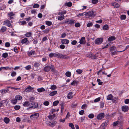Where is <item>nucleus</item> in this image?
<instances>
[{
    "instance_id": "nucleus-64",
    "label": "nucleus",
    "mask_w": 129,
    "mask_h": 129,
    "mask_svg": "<svg viewBox=\"0 0 129 129\" xmlns=\"http://www.w3.org/2000/svg\"><path fill=\"white\" fill-rule=\"evenodd\" d=\"M125 104H127L129 103V99H126L124 101Z\"/></svg>"
},
{
    "instance_id": "nucleus-22",
    "label": "nucleus",
    "mask_w": 129,
    "mask_h": 129,
    "mask_svg": "<svg viewBox=\"0 0 129 129\" xmlns=\"http://www.w3.org/2000/svg\"><path fill=\"white\" fill-rule=\"evenodd\" d=\"M15 98L17 101L20 100L22 99V97L20 95H17L15 96Z\"/></svg>"
},
{
    "instance_id": "nucleus-32",
    "label": "nucleus",
    "mask_w": 129,
    "mask_h": 129,
    "mask_svg": "<svg viewBox=\"0 0 129 129\" xmlns=\"http://www.w3.org/2000/svg\"><path fill=\"white\" fill-rule=\"evenodd\" d=\"M7 29L6 27L3 26L1 29V30L2 32H4L6 31Z\"/></svg>"
},
{
    "instance_id": "nucleus-52",
    "label": "nucleus",
    "mask_w": 129,
    "mask_h": 129,
    "mask_svg": "<svg viewBox=\"0 0 129 129\" xmlns=\"http://www.w3.org/2000/svg\"><path fill=\"white\" fill-rule=\"evenodd\" d=\"M72 5V3L71 2H69L66 3V5L68 7H70Z\"/></svg>"
},
{
    "instance_id": "nucleus-28",
    "label": "nucleus",
    "mask_w": 129,
    "mask_h": 129,
    "mask_svg": "<svg viewBox=\"0 0 129 129\" xmlns=\"http://www.w3.org/2000/svg\"><path fill=\"white\" fill-rule=\"evenodd\" d=\"M64 18V15H62L61 16H59L58 17V19L60 20H61Z\"/></svg>"
},
{
    "instance_id": "nucleus-42",
    "label": "nucleus",
    "mask_w": 129,
    "mask_h": 129,
    "mask_svg": "<svg viewBox=\"0 0 129 129\" xmlns=\"http://www.w3.org/2000/svg\"><path fill=\"white\" fill-rule=\"evenodd\" d=\"M69 126L71 127L72 129H75L74 125L72 123H70L69 124Z\"/></svg>"
},
{
    "instance_id": "nucleus-53",
    "label": "nucleus",
    "mask_w": 129,
    "mask_h": 129,
    "mask_svg": "<svg viewBox=\"0 0 129 129\" xmlns=\"http://www.w3.org/2000/svg\"><path fill=\"white\" fill-rule=\"evenodd\" d=\"M84 15H86V12H84L82 13H79L77 15V16L78 17H79L80 16H83Z\"/></svg>"
},
{
    "instance_id": "nucleus-27",
    "label": "nucleus",
    "mask_w": 129,
    "mask_h": 129,
    "mask_svg": "<svg viewBox=\"0 0 129 129\" xmlns=\"http://www.w3.org/2000/svg\"><path fill=\"white\" fill-rule=\"evenodd\" d=\"M4 122L6 124L8 123L10 121L9 118L7 117H5L4 120Z\"/></svg>"
},
{
    "instance_id": "nucleus-36",
    "label": "nucleus",
    "mask_w": 129,
    "mask_h": 129,
    "mask_svg": "<svg viewBox=\"0 0 129 129\" xmlns=\"http://www.w3.org/2000/svg\"><path fill=\"white\" fill-rule=\"evenodd\" d=\"M40 65V64L38 62H35L34 64V66L36 68H38Z\"/></svg>"
},
{
    "instance_id": "nucleus-37",
    "label": "nucleus",
    "mask_w": 129,
    "mask_h": 129,
    "mask_svg": "<svg viewBox=\"0 0 129 129\" xmlns=\"http://www.w3.org/2000/svg\"><path fill=\"white\" fill-rule=\"evenodd\" d=\"M89 56L90 57H91V58L93 59H94L96 58V56L93 54H90Z\"/></svg>"
},
{
    "instance_id": "nucleus-2",
    "label": "nucleus",
    "mask_w": 129,
    "mask_h": 129,
    "mask_svg": "<svg viewBox=\"0 0 129 129\" xmlns=\"http://www.w3.org/2000/svg\"><path fill=\"white\" fill-rule=\"evenodd\" d=\"M30 107L28 108L27 109L29 110L31 108L35 109L37 108L38 107V104L37 103L35 102H33L30 103Z\"/></svg>"
},
{
    "instance_id": "nucleus-33",
    "label": "nucleus",
    "mask_w": 129,
    "mask_h": 129,
    "mask_svg": "<svg viewBox=\"0 0 129 129\" xmlns=\"http://www.w3.org/2000/svg\"><path fill=\"white\" fill-rule=\"evenodd\" d=\"M59 101H56L54 102L53 103V106H57L59 103Z\"/></svg>"
},
{
    "instance_id": "nucleus-7",
    "label": "nucleus",
    "mask_w": 129,
    "mask_h": 129,
    "mask_svg": "<svg viewBox=\"0 0 129 129\" xmlns=\"http://www.w3.org/2000/svg\"><path fill=\"white\" fill-rule=\"evenodd\" d=\"M105 114L103 113H101L98 115L96 117L97 119L101 120L104 117Z\"/></svg>"
},
{
    "instance_id": "nucleus-56",
    "label": "nucleus",
    "mask_w": 129,
    "mask_h": 129,
    "mask_svg": "<svg viewBox=\"0 0 129 129\" xmlns=\"http://www.w3.org/2000/svg\"><path fill=\"white\" fill-rule=\"evenodd\" d=\"M39 7V5L38 4H35L33 6L34 8H38Z\"/></svg>"
},
{
    "instance_id": "nucleus-1",
    "label": "nucleus",
    "mask_w": 129,
    "mask_h": 129,
    "mask_svg": "<svg viewBox=\"0 0 129 129\" xmlns=\"http://www.w3.org/2000/svg\"><path fill=\"white\" fill-rule=\"evenodd\" d=\"M49 56L50 58H52L53 57H57L60 58H63L64 59H68L69 57L66 55H63L62 54H60L58 52L56 53H51L49 54Z\"/></svg>"
},
{
    "instance_id": "nucleus-24",
    "label": "nucleus",
    "mask_w": 129,
    "mask_h": 129,
    "mask_svg": "<svg viewBox=\"0 0 129 129\" xmlns=\"http://www.w3.org/2000/svg\"><path fill=\"white\" fill-rule=\"evenodd\" d=\"M85 40V38L84 37H82L80 40L79 43L80 44H84V42Z\"/></svg>"
},
{
    "instance_id": "nucleus-43",
    "label": "nucleus",
    "mask_w": 129,
    "mask_h": 129,
    "mask_svg": "<svg viewBox=\"0 0 129 129\" xmlns=\"http://www.w3.org/2000/svg\"><path fill=\"white\" fill-rule=\"evenodd\" d=\"M49 30H50L49 29L47 28L45 30L43 31V32H44L45 34H47L49 32Z\"/></svg>"
},
{
    "instance_id": "nucleus-15",
    "label": "nucleus",
    "mask_w": 129,
    "mask_h": 129,
    "mask_svg": "<svg viewBox=\"0 0 129 129\" xmlns=\"http://www.w3.org/2000/svg\"><path fill=\"white\" fill-rule=\"evenodd\" d=\"M111 4L112 6H114L115 8H118L120 6L119 4L116 2L112 3Z\"/></svg>"
},
{
    "instance_id": "nucleus-34",
    "label": "nucleus",
    "mask_w": 129,
    "mask_h": 129,
    "mask_svg": "<svg viewBox=\"0 0 129 129\" xmlns=\"http://www.w3.org/2000/svg\"><path fill=\"white\" fill-rule=\"evenodd\" d=\"M35 53V51H31L28 53V55L29 56H30L34 55Z\"/></svg>"
},
{
    "instance_id": "nucleus-4",
    "label": "nucleus",
    "mask_w": 129,
    "mask_h": 129,
    "mask_svg": "<svg viewBox=\"0 0 129 129\" xmlns=\"http://www.w3.org/2000/svg\"><path fill=\"white\" fill-rule=\"evenodd\" d=\"M103 41V39L102 38H99L96 39L95 41V43L97 45H99L101 44Z\"/></svg>"
},
{
    "instance_id": "nucleus-57",
    "label": "nucleus",
    "mask_w": 129,
    "mask_h": 129,
    "mask_svg": "<svg viewBox=\"0 0 129 129\" xmlns=\"http://www.w3.org/2000/svg\"><path fill=\"white\" fill-rule=\"evenodd\" d=\"M88 117L90 118H92L94 117V115L92 114H89L88 115Z\"/></svg>"
},
{
    "instance_id": "nucleus-14",
    "label": "nucleus",
    "mask_w": 129,
    "mask_h": 129,
    "mask_svg": "<svg viewBox=\"0 0 129 129\" xmlns=\"http://www.w3.org/2000/svg\"><path fill=\"white\" fill-rule=\"evenodd\" d=\"M86 15H88L89 17L92 16H93L94 12L93 11H90L88 12H86Z\"/></svg>"
},
{
    "instance_id": "nucleus-25",
    "label": "nucleus",
    "mask_w": 129,
    "mask_h": 129,
    "mask_svg": "<svg viewBox=\"0 0 129 129\" xmlns=\"http://www.w3.org/2000/svg\"><path fill=\"white\" fill-rule=\"evenodd\" d=\"M32 35V33L30 32H27L25 34V36L26 37H29Z\"/></svg>"
},
{
    "instance_id": "nucleus-48",
    "label": "nucleus",
    "mask_w": 129,
    "mask_h": 129,
    "mask_svg": "<svg viewBox=\"0 0 129 129\" xmlns=\"http://www.w3.org/2000/svg\"><path fill=\"white\" fill-rule=\"evenodd\" d=\"M121 20H124L126 18V16L125 15H122L121 16Z\"/></svg>"
},
{
    "instance_id": "nucleus-20",
    "label": "nucleus",
    "mask_w": 129,
    "mask_h": 129,
    "mask_svg": "<svg viewBox=\"0 0 129 129\" xmlns=\"http://www.w3.org/2000/svg\"><path fill=\"white\" fill-rule=\"evenodd\" d=\"M57 93V91H54L50 93L49 95L50 96H52L56 94Z\"/></svg>"
},
{
    "instance_id": "nucleus-59",
    "label": "nucleus",
    "mask_w": 129,
    "mask_h": 129,
    "mask_svg": "<svg viewBox=\"0 0 129 129\" xmlns=\"http://www.w3.org/2000/svg\"><path fill=\"white\" fill-rule=\"evenodd\" d=\"M14 14L12 12H11L9 13V16L10 17L14 16Z\"/></svg>"
},
{
    "instance_id": "nucleus-16",
    "label": "nucleus",
    "mask_w": 129,
    "mask_h": 129,
    "mask_svg": "<svg viewBox=\"0 0 129 129\" xmlns=\"http://www.w3.org/2000/svg\"><path fill=\"white\" fill-rule=\"evenodd\" d=\"M122 109L123 111L126 112L128 110L129 108L128 106H124L122 107Z\"/></svg>"
},
{
    "instance_id": "nucleus-51",
    "label": "nucleus",
    "mask_w": 129,
    "mask_h": 129,
    "mask_svg": "<svg viewBox=\"0 0 129 129\" xmlns=\"http://www.w3.org/2000/svg\"><path fill=\"white\" fill-rule=\"evenodd\" d=\"M9 91L8 89H2V90L1 92L2 93H5L6 92H7Z\"/></svg>"
},
{
    "instance_id": "nucleus-44",
    "label": "nucleus",
    "mask_w": 129,
    "mask_h": 129,
    "mask_svg": "<svg viewBox=\"0 0 129 129\" xmlns=\"http://www.w3.org/2000/svg\"><path fill=\"white\" fill-rule=\"evenodd\" d=\"M43 104L45 106H48L49 104V103L48 101H46L44 102Z\"/></svg>"
},
{
    "instance_id": "nucleus-19",
    "label": "nucleus",
    "mask_w": 129,
    "mask_h": 129,
    "mask_svg": "<svg viewBox=\"0 0 129 129\" xmlns=\"http://www.w3.org/2000/svg\"><path fill=\"white\" fill-rule=\"evenodd\" d=\"M73 93L72 92H69L67 96V98L68 99H71L73 97L72 95Z\"/></svg>"
},
{
    "instance_id": "nucleus-8",
    "label": "nucleus",
    "mask_w": 129,
    "mask_h": 129,
    "mask_svg": "<svg viewBox=\"0 0 129 129\" xmlns=\"http://www.w3.org/2000/svg\"><path fill=\"white\" fill-rule=\"evenodd\" d=\"M39 113H36L31 115L30 116V118H31V119H33L32 118H35L37 119L39 117Z\"/></svg>"
},
{
    "instance_id": "nucleus-47",
    "label": "nucleus",
    "mask_w": 129,
    "mask_h": 129,
    "mask_svg": "<svg viewBox=\"0 0 129 129\" xmlns=\"http://www.w3.org/2000/svg\"><path fill=\"white\" fill-rule=\"evenodd\" d=\"M10 46V43L9 42H6L5 44V46L6 47H9Z\"/></svg>"
},
{
    "instance_id": "nucleus-10",
    "label": "nucleus",
    "mask_w": 129,
    "mask_h": 129,
    "mask_svg": "<svg viewBox=\"0 0 129 129\" xmlns=\"http://www.w3.org/2000/svg\"><path fill=\"white\" fill-rule=\"evenodd\" d=\"M51 71L54 74L56 75L59 74V72L55 69L53 65L52 66V68Z\"/></svg>"
},
{
    "instance_id": "nucleus-54",
    "label": "nucleus",
    "mask_w": 129,
    "mask_h": 129,
    "mask_svg": "<svg viewBox=\"0 0 129 129\" xmlns=\"http://www.w3.org/2000/svg\"><path fill=\"white\" fill-rule=\"evenodd\" d=\"M77 43V41L75 40H73L71 42V44L72 45H75Z\"/></svg>"
},
{
    "instance_id": "nucleus-40",
    "label": "nucleus",
    "mask_w": 129,
    "mask_h": 129,
    "mask_svg": "<svg viewBox=\"0 0 129 129\" xmlns=\"http://www.w3.org/2000/svg\"><path fill=\"white\" fill-rule=\"evenodd\" d=\"M93 25V23L92 22H89L87 24V26L88 27H90L92 26Z\"/></svg>"
},
{
    "instance_id": "nucleus-55",
    "label": "nucleus",
    "mask_w": 129,
    "mask_h": 129,
    "mask_svg": "<svg viewBox=\"0 0 129 129\" xmlns=\"http://www.w3.org/2000/svg\"><path fill=\"white\" fill-rule=\"evenodd\" d=\"M25 68L26 70H29L31 69V66L30 65H29L26 66Z\"/></svg>"
},
{
    "instance_id": "nucleus-9",
    "label": "nucleus",
    "mask_w": 129,
    "mask_h": 129,
    "mask_svg": "<svg viewBox=\"0 0 129 129\" xmlns=\"http://www.w3.org/2000/svg\"><path fill=\"white\" fill-rule=\"evenodd\" d=\"M34 89V88L30 86H28L24 90V91L26 92H29Z\"/></svg>"
},
{
    "instance_id": "nucleus-3",
    "label": "nucleus",
    "mask_w": 129,
    "mask_h": 129,
    "mask_svg": "<svg viewBox=\"0 0 129 129\" xmlns=\"http://www.w3.org/2000/svg\"><path fill=\"white\" fill-rule=\"evenodd\" d=\"M75 20H71L69 19H67L65 20L64 23L67 24L72 25L74 24L75 23Z\"/></svg>"
},
{
    "instance_id": "nucleus-50",
    "label": "nucleus",
    "mask_w": 129,
    "mask_h": 129,
    "mask_svg": "<svg viewBox=\"0 0 129 129\" xmlns=\"http://www.w3.org/2000/svg\"><path fill=\"white\" fill-rule=\"evenodd\" d=\"M119 122L118 121H117L114 122L113 124V126H116L118 123Z\"/></svg>"
},
{
    "instance_id": "nucleus-63",
    "label": "nucleus",
    "mask_w": 129,
    "mask_h": 129,
    "mask_svg": "<svg viewBox=\"0 0 129 129\" xmlns=\"http://www.w3.org/2000/svg\"><path fill=\"white\" fill-rule=\"evenodd\" d=\"M16 73L15 72H13L11 74V75L12 76L14 77L16 75Z\"/></svg>"
},
{
    "instance_id": "nucleus-61",
    "label": "nucleus",
    "mask_w": 129,
    "mask_h": 129,
    "mask_svg": "<svg viewBox=\"0 0 129 129\" xmlns=\"http://www.w3.org/2000/svg\"><path fill=\"white\" fill-rule=\"evenodd\" d=\"M14 51L16 53H18L17 48L16 47H14Z\"/></svg>"
},
{
    "instance_id": "nucleus-30",
    "label": "nucleus",
    "mask_w": 129,
    "mask_h": 129,
    "mask_svg": "<svg viewBox=\"0 0 129 129\" xmlns=\"http://www.w3.org/2000/svg\"><path fill=\"white\" fill-rule=\"evenodd\" d=\"M65 75L67 77H70L71 75V73L69 71L65 73Z\"/></svg>"
},
{
    "instance_id": "nucleus-6",
    "label": "nucleus",
    "mask_w": 129,
    "mask_h": 129,
    "mask_svg": "<svg viewBox=\"0 0 129 129\" xmlns=\"http://www.w3.org/2000/svg\"><path fill=\"white\" fill-rule=\"evenodd\" d=\"M52 65H51V66H47L45 67L44 68V71L46 72H48L51 69V70Z\"/></svg>"
},
{
    "instance_id": "nucleus-13",
    "label": "nucleus",
    "mask_w": 129,
    "mask_h": 129,
    "mask_svg": "<svg viewBox=\"0 0 129 129\" xmlns=\"http://www.w3.org/2000/svg\"><path fill=\"white\" fill-rule=\"evenodd\" d=\"M30 103H29L28 101H25L24 102L23 105V106L25 107H30Z\"/></svg>"
},
{
    "instance_id": "nucleus-35",
    "label": "nucleus",
    "mask_w": 129,
    "mask_h": 129,
    "mask_svg": "<svg viewBox=\"0 0 129 129\" xmlns=\"http://www.w3.org/2000/svg\"><path fill=\"white\" fill-rule=\"evenodd\" d=\"M2 56L4 58H6L8 56V54L7 53H5L3 54Z\"/></svg>"
},
{
    "instance_id": "nucleus-26",
    "label": "nucleus",
    "mask_w": 129,
    "mask_h": 129,
    "mask_svg": "<svg viewBox=\"0 0 129 129\" xmlns=\"http://www.w3.org/2000/svg\"><path fill=\"white\" fill-rule=\"evenodd\" d=\"M103 29L104 30H108L109 29L108 25L107 24L104 25L103 27Z\"/></svg>"
},
{
    "instance_id": "nucleus-38",
    "label": "nucleus",
    "mask_w": 129,
    "mask_h": 129,
    "mask_svg": "<svg viewBox=\"0 0 129 129\" xmlns=\"http://www.w3.org/2000/svg\"><path fill=\"white\" fill-rule=\"evenodd\" d=\"M52 22L49 21H46V24L48 26H50L52 25Z\"/></svg>"
},
{
    "instance_id": "nucleus-39",
    "label": "nucleus",
    "mask_w": 129,
    "mask_h": 129,
    "mask_svg": "<svg viewBox=\"0 0 129 129\" xmlns=\"http://www.w3.org/2000/svg\"><path fill=\"white\" fill-rule=\"evenodd\" d=\"M20 108V106L19 105H16L14 107V109L16 110H19Z\"/></svg>"
},
{
    "instance_id": "nucleus-29",
    "label": "nucleus",
    "mask_w": 129,
    "mask_h": 129,
    "mask_svg": "<svg viewBox=\"0 0 129 129\" xmlns=\"http://www.w3.org/2000/svg\"><path fill=\"white\" fill-rule=\"evenodd\" d=\"M57 88V87L56 85H51L50 88V89L52 90H54L55 89H56Z\"/></svg>"
},
{
    "instance_id": "nucleus-12",
    "label": "nucleus",
    "mask_w": 129,
    "mask_h": 129,
    "mask_svg": "<svg viewBox=\"0 0 129 129\" xmlns=\"http://www.w3.org/2000/svg\"><path fill=\"white\" fill-rule=\"evenodd\" d=\"M61 42L62 44H67L69 43V41L67 39H63L61 40Z\"/></svg>"
},
{
    "instance_id": "nucleus-58",
    "label": "nucleus",
    "mask_w": 129,
    "mask_h": 129,
    "mask_svg": "<svg viewBox=\"0 0 129 129\" xmlns=\"http://www.w3.org/2000/svg\"><path fill=\"white\" fill-rule=\"evenodd\" d=\"M101 98L100 97H99L96 99H95L94 101V102H96L99 101L100 100Z\"/></svg>"
},
{
    "instance_id": "nucleus-31",
    "label": "nucleus",
    "mask_w": 129,
    "mask_h": 129,
    "mask_svg": "<svg viewBox=\"0 0 129 129\" xmlns=\"http://www.w3.org/2000/svg\"><path fill=\"white\" fill-rule=\"evenodd\" d=\"M17 102V101L15 98L12 99L11 101L12 103L14 105L16 104Z\"/></svg>"
},
{
    "instance_id": "nucleus-21",
    "label": "nucleus",
    "mask_w": 129,
    "mask_h": 129,
    "mask_svg": "<svg viewBox=\"0 0 129 129\" xmlns=\"http://www.w3.org/2000/svg\"><path fill=\"white\" fill-rule=\"evenodd\" d=\"M78 83V81L76 80H75L73 81L72 82H71V85H72L75 86L77 85Z\"/></svg>"
},
{
    "instance_id": "nucleus-46",
    "label": "nucleus",
    "mask_w": 129,
    "mask_h": 129,
    "mask_svg": "<svg viewBox=\"0 0 129 129\" xmlns=\"http://www.w3.org/2000/svg\"><path fill=\"white\" fill-rule=\"evenodd\" d=\"M35 99V98L34 97H31L29 99V100L30 102H33L34 100Z\"/></svg>"
},
{
    "instance_id": "nucleus-62",
    "label": "nucleus",
    "mask_w": 129,
    "mask_h": 129,
    "mask_svg": "<svg viewBox=\"0 0 129 129\" xmlns=\"http://www.w3.org/2000/svg\"><path fill=\"white\" fill-rule=\"evenodd\" d=\"M116 47H111L110 48L111 51H115L116 50Z\"/></svg>"
},
{
    "instance_id": "nucleus-17",
    "label": "nucleus",
    "mask_w": 129,
    "mask_h": 129,
    "mask_svg": "<svg viewBox=\"0 0 129 129\" xmlns=\"http://www.w3.org/2000/svg\"><path fill=\"white\" fill-rule=\"evenodd\" d=\"M115 37L114 36H112L109 37L108 38V40L111 41L115 40Z\"/></svg>"
},
{
    "instance_id": "nucleus-11",
    "label": "nucleus",
    "mask_w": 129,
    "mask_h": 129,
    "mask_svg": "<svg viewBox=\"0 0 129 129\" xmlns=\"http://www.w3.org/2000/svg\"><path fill=\"white\" fill-rule=\"evenodd\" d=\"M4 23L6 25L10 27H12L10 21L8 20H7L4 21Z\"/></svg>"
},
{
    "instance_id": "nucleus-18",
    "label": "nucleus",
    "mask_w": 129,
    "mask_h": 129,
    "mask_svg": "<svg viewBox=\"0 0 129 129\" xmlns=\"http://www.w3.org/2000/svg\"><path fill=\"white\" fill-rule=\"evenodd\" d=\"M113 97V95L112 94H110L107 96V99L108 100H112Z\"/></svg>"
},
{
    "instance_id": "nucleus-41",
    "label": "nucleus",
    "mask_w": 129,
    "mask_h": 129,
    "mask_svg": "<svg viewBox=\"0 0 129 129\" xmlns=\"http://www.w3.org/2000/svg\"><path fill=\"white\" fill-rule=\"evenodd\" d=\"M76 72L78 74H80L82 72V70L80 69L77 70H76Z\"/></svg>"
},
{
    "instance_id": "nucleus-5",
    "label": "nucleus",
    "mask_w": 129,
    "mask_h": 129,
    "mask_svg": "<svg viewBox=\"0 0 129 129\" xmlns=\"http://www.w3.org/2000/svg\"><path fill=\"white\" fill-rule=\"evenodd\" d=\"M21 43L22 44H25L26 45H28L29 43V41L28 40L27 38H25L21 40Z\"/></svg>"
},
{
    "instance_id": "nucleus-23",
    "label": "nucleus",
    "mask_w": 129,
    "mask_h": 129,
    "mask_svg": "<svg viewBox=\"0 0 129 129\" xmlns=\"http://www.w3.org/2000/svg\"><path fill=\"white\" fill-rule=\"evenodd\" d=\"M37 90L38 92H41L44 91H45V89L43 87H41L40 88H38Z\"/></svg>"
},
{
    "instance_id": "nucleus-45",
    "label": "nucleus",
    "mask_w": 129,
    "mask_h": 129,
    "mask_svg": "<svg viewBox=\"0 0 129 129\" xmlns=\"http://www.w3.org/2000/svg\"><path fill=\"white\" fill-rule=\"evenodd\" d=\"M98 0H92L91 2L93 4H96L98 2Z\"/></svg>"
},
{
    "instance_id": "nucleus-49",
    "label": "nucleus",
    "mask_w": 129,
    "mask_h": 129,
    "mask_svg": "<svg viewBox=\"0 0 129 129\" xmlns=\"http://www.w3.org/2000/svg\"><path fill=\"white\" fill-rule=\"evenodd\" d=\"M87 106V105L86 104H83L81 107V108L82 109H84L86 108Z\"/></svg>"
},
{
    "instance_id": "nucleus-60",
    "label": "nucleus",
    "mask_w": 129,
    "mask_h": 129,
    "mask_svg": "<svg viewBox=\"0 0 129 129\" xmlns=\"http://www.w3.org/2000/svg\"><path fill=\"white\" fill-rule=\"evenodd\" d=\"M84 113V111L83 110H81L79 112V114L81 115H83Z\"/></svg>"
}]
</instances>
